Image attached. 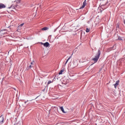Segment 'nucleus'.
I'll return each mask as SVG.
<instances>
[{
  "label": "nucleus",
  "mask_w": 125,
  "mask_h": 125,
  "mask_svg": "<svg viewBox=\"0 0 125 125\" xmlns=\"http://www.w3.org/2000/svg\"><path fill=\"white\" fill-rule=\"evenodd\" d=\"M101 54V52L100 51V50L99 49L98 51V52L97 53L96 56H95V58L92 59V61L94 62V63H96V62L98 61V60L99 59V57H100Z\"/></svg>",
  "instance_id": "f257e3e1"
},
{
  "label": "nucleus",
  "mask_w": 125,
  "mask_h": 125,
  "mask_svg": "<svg viewBox=\"0 0 125 125\" xmlns=\"http://www.w3.org/2000/svg\"><path fill=\"white\" fill-rule=\"evenodd\" d=\"M105 1H106L105 4H104L101 5V8H102L103 10H104V9H106L108 6L105 7V5H107V4H108L110 5L111 4V2H112V0H104Z\"/></svg>",
  "instance_id": "f03ea898"
},
{
  "label": "nucleus",
  "mask_w": 125,
  "mask_h": 125,
  "mask_svg": "<svg viewBox=\"0 0 125 125\" xmlns=\"http://www.w3.org/2000/svg\"><path fill=\"white\" fill-rule=\"evenodd\" d=\"M35 63V61H33L31 63L30 65L29 66H27V70H30L31 68H34L35 67V65L34 64Z\"/></svg>",
  "instance_id": "7ed1b4c3"
},
{
  "label": "nucleus",
  "mask_w": 125,
  "mask_h": 125,
  "mask_svg": "<svg viewBox=\"0 0 125 125\" xmlns=\"http://www.w3.org/2000/svg\"><path fill=\"white\" fill-rule=\"evenodd\" d=\"M0 125H2L3 124V121H4L3 115H2L0 116Z\"/></svg>",
  "instance_id": "20e7f679"
},
{
  "label": "nucleus",
  "mask_w": 125,
  "mask_h": 125,
  "mask_svg": "<svg viewBox=\"0 0 125 125\" xmlns=\"http://www.w3.org/2000/svg\"><path fill=\"white\" fill-rule=\"evenodd\" d=\"M85 5H86V0H84L82 6L80 7V9H82V8H84Z\"/></svg>",
  "instance_id": "39448f33"
},
{
  "label": "nucleus",
  "mask_w": 125,
  "mask_h": 125,
  "mask_svg": "<svg viewBox=\"0 0 125 125\" xmlns=\"http://www.w3.org/2000/svg\"><path fill=\"white\" fill-rule=\"evenodd\" d=\"M116 49V45H114L112 47L108 49V52L111 51V50H115Z\"/></svg>",
  "instance_id": "423d86ee"
},
{
  "label": "nucleus",
  "mask_w": 125,
  "mask_h": 125,
  "mask_svg": "<svg viewBox=\"0 0 125 125\" xmlns=\"http://www.w3.org/2000/svg\"><path fill=\"white\" fill-rule=\"evenodd\" d=\"M6 6L3 3H0V9H2V8H5Z\"/></svg>",
  "instance_id": "0eeeda50"
},
{
  "label": "nucleus",
  "mask_w": 125,
  "mask_h": 125,
  "mask_svg": "<svg viewBox=\"0 0 125 125\" xmlns=\"http://www.w3.org/2000/svg\"><path fill=\"white\" fill-rule=\"evenodd\" d=\"M78 62H77V61L73 62V68L77 67V66H78Z\"/></svg>",
  "instance_id": "6e6552de"
},
{
  "label": "nucleus",
  "mask_w": 125,
  "mask_h": 125,
  "mask_svg": "<svg viewBox=\"0 0 125 125\" xmlns=\"http://www.w3.org/2000/svg\"><path fill=\"white\" fill-rule=\"evenodd\" d=\"M120 82V81H117L116 82L115 84H114V87L115 88H117V86H118L119 85V83Z\"/></svg>",
  "instance_id": "1a4fd4ad"
},
{
  "label": "nucleus",
  "mask_w": 125,
  "mask_h": 125,
  "mask_svg": "<svg viewBox=\"0 0 125 125\" xmlns=\"http://www.w3.org/2000/svg\"><path fill=\"white\" fill-rule=\"evenodd\" d=\"M44 46V47H48V46H49V43L48 42H46Z\"/></svg>",
  "instance_id": "9d476101"
},
{
  "label": "nucleus",
  "mask_w": 125,
  "mask_h": 125,
  "mask_svg": "<svg viewBox=\"0 0 125 125\" xmlns=\"http://www.w3.org/2000/svg\"><path fill=\"white\" fill-rule=\"evenodd\" d=\"M72 55H73V54L71 55V56H70L68 59L66 60L64 65H66V64H67V63H68V61H69V60H70V59H71V58H72Z\"/></svg>",
  "instance_id": "9b49d317"
},
{
  "label": "nucleus",
  "mask_w": 125,
  "mask_h": 125,
  "mask_svg": "<svg viewBox=\"0 0 125 125\" xmlns=\"http://www.w3.org/2000/svg\"><path fill=\"white\" fill-rule=\"evenodd\" d=\"M46 30H48V27H45L42 28V31H46Z\"/></svg>",
  "instance_id": "f8f14e48"
},
{
  "label": "nucleus",
  "mask_w": 125,
  "mask_h": 125,
  "mask_svg": "<svg viewBox=\"0 0 125 125\" xmlns=\"http://www.w3.org/2000/svg\"><path fill=\"white\" fill-rule=\"evenodd\" d=\"M60 109H61V111L62 112V113H66V112H65V111L64 110V108L63 107V106L60 107Z\"/></svg>",
  "instance_id": "ddd939ff"
},
{
  "label": "nucleus",
  "mask_w": 125,
  "mask_h": 125,
  "mask_svg": "<svg viewBox=\"0 0 125 125\" xmlns=\"http://www.w3.org/2000/svg\"><path fill=\"white\" fill-rule=\"evenodd\" d=\"M16 125H23V123L19 121Z\"/></svg>",
  "instance_id": "4468645a"
},
{
  "label": "nucleus",
  "mask_w": 125,
  "mask_h": 125,
  "mask_svg": "<svg viewBox=\"0 0 125 125\" xmlns=\"http://www.w3.org/2000/svg\"><path fill=\"white\" fill-rule=\"evenodd\" d=\"M16 2L17 3H20V2H21V0H16L15 1V2Z\"/></svg>",
  "instance_id": "2eb2a0df"
},
{
  "label": "nucleus",
  "mask_w": 125,
  "mask_h": 125,
  "mask_svg": "<svg viewBox=\"0 0 125 125\" xmlns=\"http://www.w3.org/2000/svg\"><path fill=\"white\" fill-rule=\"evenodd\" d=\"M8 8H9V9H10V8L14 9V8H15V6H14V5H11L10 7H9Z\"/></svg>",
  "instance_id": "dca6fc26"
},
{
  "label": "nucleus",
  "mask_w": 125,
  "mask_h": 125,
  "mask_svg": "<svg viewBox=\"0 0 125 125\" xmlns=\"http://www.w3.org/2000/svg\"><path fill=\"white\" fill-rule=\"evenodd\" d=\"M63 72H64V71L63 70H61L59 73V75H62V73H63Z\"/></svg>",
  "instance_id": "f3484780"
},
{
  "label": "nucleus",
  "mask_w": 125,
  "mask_h": 125,
  "mask_svg": "<svg viewBox=\"0 0 125 125\" xmlns=\"http://www.w3.org/2000/svg\"><path fill=\"white\" fill-rule=\"evenodd\" d=\"M89 29H88V28H86V33H89Z\"/></svg>",
  "instance_id": "a211bd4d"
},
{
  "label": "nucleus",
  "mask_w": 125,
  "mask_h": 125,
  "mask_svg": "<svg viewBox=\"0 0 125 125\" xmlns=\"http://www.w3.org/2000/svg\"><path fill=\"white\" fill-rule=\"evenodd\" d=\"M118 40H119V41H123V39H122V37H118Z\"/></svg>",
  "instance_id": "6ab92c4d"
},
{
  "label": "nucleus",
  "mask_w": 125,
  "mask_h": 125,
  "mask_svg": "<svg viewBox=\"0 0 125 125\" xmlns=\"http://www.w3.org/2000/svg\"><path fill=\"white\" fill-rule=\"evenodd\" d=\"M51 83H53V81H49L47 83V84H49Z\"/></svg>",
  "instance_id": "aec40b11"
},
{
  "label": "nucleus",
  "mask_w": 125,
  "mask_h": 125,
  "mask_svg": "<svg viewBox=\"0 0 125 125\" xmlns=\"http://www.w3.org/2000/svg\"><path fill=\"white\" fill-rule=\"evenodd\" d=\"M41 44H42V45H43V46H44V45L45 44V43H43L42 42H40Z\"/></svg>",
  "instance_id": "412c9836"
},
{
  "label": "nucleus",
  "mask_w": 125,
  "mask_h": 125,
  "mask_svg": "<svg viewBox=\"0 0 125 125\" xmlns=\"http://www.w3.org/2000/svg\"><path fill=\"white\" fill-rule=\"evenodd\" d=\"M23 25H24V23H21V24H20V25H19V27H23Z\"/></svg>",
  "instance_id": "4be33fe9"
},
{
  "label": "nucleus",
  "mask_w": 125,
  "mask_h": 125,
  "mask_svg": "<svg viewBox=\"0 0 125 125\" xmlns=\"http://www.w3.org/2000/svg\"><path fill=\"white\" fill-rule=\"evenodd\" d=\"M26 103H27V102H24V104H26Z\"/></svg>",
  "instance_id": "5701e85b"
},
{
  "label": "nucleus",
  "mask_w": 125,
  "mask_h": 125,
  "mask_svg": "<svg viewBox=\"0 0 125 125\" xmlns=\"http://www.w3.org/2000/svg\"><path fill=\"white\" fill-rule=\"evenodd\" d=\"M124 24H125V21H124Z\"/></svg>",
  "instance_id": "b1692460"
},
{
  "label": "nucleus",
  "mask_w": 125,
  "mask_h": 125,
  "mask_svg": "<svg viewBox=\"0 0 125 125\" xmlns=\"http://www.w3.org/2000/svg\"><path fill=\"white\" fill-rule=\"evenodd\" d=\"M29 104H31V103H29L28 104V105H29Z\"/></svg>",
  "instance_id": "393cba45"
},
{
  "label": "nucleus",
  "mask_w": 125,
  "mask_h": 125,
  "mask_svg": "<svg viewBox=\"0 0 125 125\" xmlns=\"http://www.w3.org/2000/svg\"><path fill=\"white\" fill-rule=\"evenodd\" d=\"M123 59H125V58H124Z\"/></svg>",
  "instance_id": "a878e982"
},
{
  "label": "nucleus",
  "mask_w": 125,
  "mask_h": 125,
  "mask_svg": "<svg viewBox=\"0 0 125 125\" xmlns=\"http://www.w3.org/2000/svg\"><path fill=\"white\" fill-rule=\"evenodd\" d=\"M3 79H4V78L2 79V80H3Z\"/></svg>",
  "instance_id": "bb28decb"
}]
</instances>
